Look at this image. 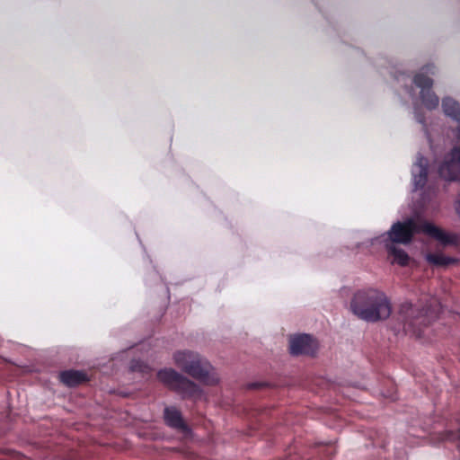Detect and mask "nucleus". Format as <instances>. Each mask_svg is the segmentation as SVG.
Returning a JSON list of instances; mask_svg holds the SVG:
<instances>
[{"instance_id": "20e7f679", "label": "nucleus", "mask_w": 460, "mask_h": 460, "mask_svg": "<svg viewBox=\"0 0 460 460\" xmlns=\"http://www.w3.org/2000/svg\"><path fill=\"white\" fill-rule=\"evenodd\" d=\"M438 172L445 181L460 180V127L456 134L455 146L438 164Z\"/></svg>"}, {"instance_id": "9d476101", "label": "nucleus", "mask_w": 460, "mask_h": 460, "mask_svg": "<svg viewBox=\"0 0 460 460\" xmlns=\"http://www.w3.org/2000/svg\"><path fill=\"white\" fill-rule=\"evenodd\" d=\"M59 376L61 382L68 386H75L87 380L86 375L77 370L64 371Z\"/></svg>"}, {"instance_id": "2eb2a0df", "label": "nucleus", "mask_w": 460, "mask_h": 460, "mask_svg": "<svg viewBox=\"0 0 460 460\" xmlns=\"http://www.w3.org/2000/svg\"><path fill=\"white\" fill-rule=\"evenodd\" d=\"M426 260L429 263L435 266H446L454 261L453 259L446 257L441 252L428 253L426 255Z\"/></svg>"}, {"instance_id": "0eeeda50", "label": "nucleus", "mask_w": 460, "mask_h": 460, "mask_svg": "<svg viewBox=\"0 0 460 460\" xmlns=\"http://www.w3.org/2000/svg\"><path fill=\"white\" fill-rule=\"evenodd\" d=\"M317 348L316 341L307 334L296 335L289 340V349L293 355L313 354Z\"/></svg>"}, {"instance_id": "f257e3e1", "label": "nucleus", "mask_w": 460, "mask_h": 460, "mask_svg": "<svg viewBox=\"0 0 460 460\" xmlns=\"http://www.w3.org/2000/svg\"><path fill=\"white\" fill-rule=\"evenodd\" d=\"M349 307L352 314L359 319L373 323L387 319L392 313L387 296L382 291L374 288L355 293Z\"/></svg>"}, {"instance_id": "6e6552de", "label": "nucleus", "mask_w": 460, "mask_h": 460, "mask_svg": "<svg viewBox=\"0 0 460 460\" xmlns=\"http://www.w3.org/2000/svg\"><path fill=\"white\" fill-rule=\"evenodd\" d=\"M414 82L418 87L422 89L421 94L425 105L429 109L437 107L438 104V97L429 92L427 93V96L425 95L426 88L429 89L432 84L431 80L429 77H426L425 75L420 74L416 75Z\"/></svg>"}, {"instance_id": "7ed1b4c3", "label": "nucleus", "mask_w": 460, "mask_h": 460, "mask_svg": "<svg viewBox=\"0 0 460 460\" xmlns=\"http://www.w3.org/2000/svg\"><path fill=\"white\" fill-rule=\"evenodd\" d=\"M436 317L435 309H424L419 304L404 303L401 305L396 319L406 334L420 338Z\"/></svg>"}, {"instance_id": "f8f14e48", "label": "nucleus", "mask_w": 460, "mask_h": 460, "mask_svg": "<svg viewBox=\"0 0 460 460\" xmlns=\"http://www.w3.org/2000/svg\"><path fill=\"white\" fill-rule=\"evenodd\" d=\"M164 418L168 425L180 429L184 432L188 431V428L183 422L181 413L174 408H166L164 411Z\"/></svg>"}, {"instance_id": "4468645a", "label": "nucleus", "mask_w": 460, "mask_h": 460, "mask_svg": "<svg viewBox=\"0 0 460 460\" xmlns=\"http://www.w3.org/2000/svg\"><path fill=\"white\" fill-rule=\"evenodd\" d=\"M443 110L445 113L460 122V105L451 98H446L443 101Z\"/></svg>"}, {"instance_id": "ddd939ff", "label": "nucleus", "mask_w": 460, "mask_h": 460, "mask_svg": "<svg viewBox=\"0 0 460 460\" xmlns=\"http://www.w3.org/2000/svg\"><path fill=\"white\" fill-rule=\"evenodd\" d=\"M199 353L190 350H180L174 353L173 360L174 363L187 373V367L192 364V359L189 358H198Z\"/></svg>"}, {"instance_id": "1a4fd4ad", "label": "nucleus", "mask_w": 460, "mask_h": 460, "mask_svg": "<svg viewBox=\"0 0 460 460\" xmlns=\"http://www.w3.org/2000/svg\"><path fill=\"white\" fill-rule=\"evenodd\" d=\"M428 162L424 157H419L412 167L413 182L415 188H422L427 179Z\"/></svg>"}, {"instance_id": "39448f33", "label": "nucleus", "mask_w": 460, "mask_h": 460, "mask_svg": "<svg viewBox=\"0 0 460 460\" xmlns=\"http://www.w3.org/2000/svg\"><path fill=\"white\" fill-rule=\"evenodd\" d=\"M158 379L184 395L192 396L199 392V386L172 368H165L157 373Z\"/></svg>"}, {"instance_id": "f03ea898", "label": "nucleus", "mask_w": 460, "mask_h": 460, "mask_svg": "<svg viewBox=\"0 0 460 460\" xmlns=\"http://www.w3.org/2000/svg\"><path fill=\"white\" fill-rule=\"evenodd\" d=\"M423 232L438 240L445 241V234L431 223L421 220L420 217L410 218L404 222L394 224L391 229L377 240L380 243H408L415 233Z\"/></svg>"}, {"instance_id": "423d86ee", "label": "nucleus", "mask_w": 460, "mask_h": 460, "mask_svg": "<svg viewBox=\"0 0 460 460\" xmlns=\"http://www.w3.org/2000/svg\"><path fill=\"white\" fill-rule=\"evenodd\" d=\"M192 364L187 367V374L208 385H215L219 377L210 363L200 355L198 358H190Z\"/></svg>"}, {"instance_id": "9b49d317", "label": "nucleus", "mask_w": 460, "mask_h": 460, "mask_svg": "<svg viewBox=\"0 0 460 460\" xmlns=\"http://www.w3.org/2000/svg\"><path fill=\"white\" fill-rule=\"evenodd\" d=\"M383 243L388 250L389 255L393 258L392 259L393 263H397L400 266H406L409 264L410 257L402 249L395 247L394 245V243Z\"/></svg>"}]
</instances>
